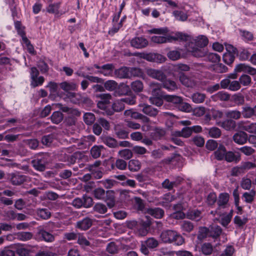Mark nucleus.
I'll list each match as a JSON object with an SVG mask.
<instances>
[{"mask_svg": "<svg viewBox=\"0 0 256 256\" xmlns=\"http://www.w3.org/2000/svg\"><path fill=\"white\" fill-rule=\"evenodd\" d=\"M160 239L164 244H172L181 246L184 242V238L177 231L173 230H166L162 231Z\"/></svg>", "mask_w": 256, "mask_h": 256, "instance_id": "f257e3e1", "label": "nucleus"}, {"mask_svg": "<svg viewBox=\"0 0 256 256\" xmlns=\"http://www.w3.org/2000/svg\"><path fill=\"white\" fill-rule=\"evenodd\" d=\"M92 194L96 199L106 202L109 208H112L115 205L114 190H105L102 188H98L94 190Z\"/></svg>", "mask_w": 256, "mask_h": 256, "instance_id": "f03ea898", "label": "nucleus"}, {"mask_svg": "<svg viewBox=\"0 0 256 256\" xmlns=\"http://www.w3.org/2000/svg\"><path fill=\"white\" fill-rule=\"evenodd\" d=\"M152 93L156 94V91L164 88L168 92H175L180 88V86L176 81L170 78H165L161 83L152 82L150 84Z\"/></svg>", "mask_w": 256, "mask_h": 256, "instance_id": "7ed1b4c3", "label": "nucleus"}, {"mask_svg": "<svg viewBox=\"0 0 256 256\" xmlns=\"http://www.w3.org/2000/svg\"><path fill=\"white\" fill-rule=\"evenodd\" d=\"M222 230L220 226L216 224H212L208 228H200L198 231V238L202 240L208 237L212 238L214 239H217L222 234Z\"/></svg>", "mask_w": 256, "mask_h": 256, "instance_id": "20e7f679", "label": "nucleus"}, {"mask_svg": "<svg viewBox=\"0 0 256 256\" xmlns=\"http://www.w3.org/2000/svg\"><path fill=\"white\" fill-rule=\"evenodd\" d=\"M186 38V36L182 32H176L174 36H154L151 37L152 42L162 44L166 42H172V41L180 40H185Z\"/></svg>", "mask_w": 256, "mask_h": 256, "instance_id": "39448f33", "label": "nucleus"}, {"mask_svg": "<svg viewBox=\"0 0 256 256\" xmlns=\"http://www.w3.org/2000/svg\"><path fill=\"white\" fill-rule=\"evenodd\" d=\"M50 160L48 154H42L37 156L34 159L32 160L31 164L34 168L38 171L44 172L46 168V166L48 164Z\"/></svg>", "mask_w": 256, "mask_h": 256, "instance_id": "423d86ee", "label": "nucleus"}, {"mask_svg": "<svg viewBox=\"0 0 256 256\" xmlns=\"http://www.w3.org/2000/svg\"><path fill=\"white\" fill-rule=\"evenodd\" d=\"M8 178L12 185L20 186L27 180L28 177L16 172L9 174Z\"/></svg>", "mask_w": 256, "mask_h": 256, "instance_id": "0eeeda50", "label": "nucleus"}, {"mask_svg": "<svg viewBox=\"0 0 256 256\" xmlns=\"http://www.w3.org/2000/svg\"><path fill=\"white\" fill-rule=\"evenodd\" d=\"M220 84L222 88H227L232 91H237L239 90L241 87L239 81H231L228 78H225L222 80Z\"/></svg>", "mask_w": 256, "mask_h": 256, "instance_id": "6e6552de", "label": "nucleus"}, {"mask_svg": "<svg viewBox=\"0 0 256 256\" xmlns=\"http://www.w3.org/2000/svg\"><path fill=\"white\" fill-rule=\"evenodd\" d=\"M193 44H189L188 48V52H191L192 54L196 58L206 57L208 53L206 48H200L196 46H193Z\"/></svg>", "mask_w": 256, "mask_h": 256, "instance_id": "1a4fd4ad", "label": "nucleus"}, {"mask_svg": "<svg viewBox=\"0 0 256 256\" xmlns=\"http://www.w3.org/2000/svg\"><path fill=\"white\" fill-rule=\"evenodd\" d=\"M146 74L152 78L156 79L160 82H162L166 78V74L160 70L154 68H147L146 70Z\"/></svg>", "mask_w": 256, "mask_h": 256, "instance_id": "9d476101", "label": "nucleus"}, {"mask_svg": "<svg viewBox=\"0 0 256 256\" xmlns=\"http://www.w3.org/2000/svg\"><path fill=\"white\" fill-rule=\"evenodd\" d=\"M130 46L137 49H142L148 45V40L143 36L135 37L130 42Z\"/></svg>", "mask_w": 256, "mask_h": 256, "instance_id": "9b49d317", "label": "nucleus"}, {"mask_svg": "<svg viewBox=\"0 0 256 256\" xmlns=\"http://www.w3.org/2000/svg\"><path fill=\"white\" fill-rule=\"evenodd\" d=\"M178 80L183 86L187 88H192L194 87L196 84L194 79L188 76L183 72L179 74Z\"/></svg>", "mask_w": 256, "mask_h": 256, "instance_id": "f8f14e48", "label": "nucleus"}, {"mask_svg": "<svg viewBox=\"0 0 256 256\" xmlns=\"http://www.w3.org/2000/svg\"><path fill=\"white\" fill-rule=\"evenodd\" d=\"M241 160V154L238 152L226 151L224 160L228 162L238 163Z\"/></svg>", "mask_w": 256, "mask_h": 256, "instance_id": "ddd939ff", "label": "nucleus"}, {"mask_svg": "<svg viewBox=\"0 0 256 256\" xmlns=\"http://www.w3.org/2000/svg\"><path fill=\"white\" fill-rule=\"evenodd\" d=\"M229 194L226 192L220 193L218 197L217 204L218 209L224 208L228 206Z\"/></svg>", "mask_w": 256, "mask_h": 256, "instance_id": "4468645a", "label": "nucleus"}, {"mask_svg": "<svg viewBox=\"0 0 256 256\" xmlns=\"http://www.w3.org/2000/svg\"><path fill=\"white\" fill-rule=\"evenodd\" d=\"M218 125L228 131L234 130L236 126V121L228 118L224 120L219 122Z\"/></svg>", "mask_w": 256, "mask_h": 256, "instance_id": "2eb2a0df", "label": "nucleus"}, {"mask_svg": "<svg viewBox=\"0 0 256 256\" xmlns=\"http://www.w3.org/2000/svg\"><path fill=\"white\" fill-rule=\"evenodd\" d=\"M130 92H131V90L129 86L124 83H120V84H118V87H116L114 94L116 96H120L128 95Z\"/></svg>", "mask_w": 256, "mask_h": 256, "instance_id": "dca6fc26", "label": "nucleus"}, {"mask_svg": "<svg viewBox=\"0 0 256 256\" xmlns=\"http://www.w3.org/2000/svg\"><path fill=\"white\" fill-rule=\"evenodd\" d=\"M235 70L236 72H244L252 76L256 74V68L244 64H240L236 66Z\"/></svg>", "mask_w": 256, "mask_h": 256, "instance_id": "f3484780", "label": "nucleus"}, {"mask_svg": "<svg viewBox=\"0 0 256 256\" xmlns=\"http://www.w3.org/2000/svg\"><path fill=\"white\" fill-rule=\"evenodd\" d=\"M234 141L239 144H243L248 140V134L243 131H240L233 136Z\"/></svg>", "mask_w": 256, "mask_h": 256, "instance_id": "a211bd4d", "label": "nucleus"}, {"mask_svg": "<svg viewBox=\"0 0 256 256\" xmlns=\"http://www.w3.org/2000/svg\"><path fill=\"white\" fill-rule=\"evenodd\" d=\"M140 106L142 108V111L144 114L150 116L155 117L158 114V110L152 106L147 104H140Z\"/></svg>", "mask_w": 256, "mask_h": 256, "instance_id": "6ab92c4d", "label": "nucleus"}, {"mask_svg": "<svg viewBox=\"0 0 256 256\" xmlns=\"http://www.w3.org/2000/svg\"><path fill=\"white\" fill-rule=\"evenodd\" d=\"M129 68L122 66L115 70L114 76L120 79L130 78Z\"/></svg>", "mask_w": 256, "mask_h": 256, "instance_id": "aec40b11", "label": "nucleus"}, {"mask_svg": "<svg viewBox=\"0 0 256 256\" xmlns=\"http://www.w3.org/2000/svg\"><path fill=\"white\" fill-rule=\"evenodd\" d=\"M92 224V220L89 218H85L77 222L76 228L82 230H88Z\"/></svg>", "mask_w": 256, "mask_h": 256, "instance_id": "412c9836", "label": "nucleus"}, {"mask_svg": "<svg viewBox=\"0 0 256 256\" xmlns=\"http://www.w3.org/2000/svg\"><path fill=\"white\" fill-rule=\"evenodd\" d=\"M39 238L48 242H53L55 240V236L51 233L44 230H40L38 232Z\"/></svg>", "mask_w": 256, "mask_h": 256, "instance_id": "4be33fe9", "label": "nucleus"}, {"mask_svg": "<svg viewBox=\"0 0 256 256\" xmlns=\"http://www.w3.org/2000/svg\"><path fill=\"white\" fill-rule=\"evenodd\" d=\"M57 106L58 108L62 112L72 114V116H79L81 114L80 112L76 108H69L67 106L62 104H58Z\"/></svg>", "mask_w": 256, "mask_h": 256, "instance_id": "5701e85b", "label": "nucleus"}, {"mask_svg": "<svg viewBox=\"0 0 256 256\" xmlns=\"http://www.w3.org/2000/svg\"><path fill=\"white\" fill-rule=\"evenodd\" d=\"M186 218L198 222L202 218V216L200 210H192L187 212Z\"/></svg>", "mask_w": 256, "mask_h": 256, "instance_id": "b1692460", "label": "nucleus"}, {"mask_svg": "<svg viewBox=\"0 0 256 256\" xmlns=\"http://www.w3.org/2000/svg\"><path fill=\"white\" fill-rule=\"evenodd\" d=\"M59 85L60 88L66 92L75 90L78 88V86L76 83L68 81L63 82L60 83Z\"/></svg>", "mask_w": 256, "mask_h": 256, "instance_id": "393cba45", "label": "nucleus"}, {"mask_svg": "<svg viewBox=\"0 0 256 256\" xmlns=\"http://www.w3.org/2000/svg\"><path fill=\"white\" fill-rule=\"evenodd\" d=\"M226 150V147L220 144L217 150L214 152V156L216 159L218 160H224Z\"/></svg>", "mask_w": 256, "mask_h": 256, "instance_id": "a878e982", "label": "nucleus"}, {"mask_svg": "<svg viewBox=\"0 0 256 256\" xmlns=\"http://www.w3.org/2000/svg\"><path fill=\"white\" fill-rule=\"evenodd\" d=\"M146 212L148 214L156 218H162L164 216V210L160 208H148Z\"/></svg>", "mask_w": 256, "mask_h": 256, "instance_id": "bb28decb", "label": "nucleus"}, {"mask_svg": "<svg viewBox=\"0 0 256 256\" xmlns=\"http://www.w3.org/2000/svg\"><path fill=\"white\" fill-rule=\"evenodd\" d=\"M232 52H228L225 53L223 55L222 59L224 62L227 64L230 65L232 64L235 59V56L234 53H236L237 51L236 48H232Z\"/></svg>", "mask_w": 256, "mask_h": 256, "instance_id": "cd10ccee", "label": "nucleus"}, {"mask_svg": "<svg viewBox=\"0 0 256 256\" xmlns=\"http://www.w3.org/2000/svg\"><path fill=\"white\" fill-rule=\"evenodd\" d=\"M134 56H140L141 58L149 61V62H154L156 59L158 58L159 56H162L161 55H159L156 54L149 53H136Z\"/></svg>", "mask_w": 256, "mask_h": 256, "instance_id": "c85d7f7f", "label": "nucleus"}, {"mask_svg": "<svg viewBox=\"0 0 256 256\" xmlns=\"http://www.w3.org/2000/svg\"><path fill=\"white\" fill-rule=\"evenodd\" d=\"M225 116L231 120H238L242 117V114L240 111L238 110H228L224 112Z\"/></svg>", "mask_w": 256, "mask_h": 256, "instance_id": "c756f323", "label": "nucleus"}, {"mask_svg": "<svg viewBox=\"0 0 256 256\" xmlns=\"http://www.w3.org/2000/svg\"><path fill=\"white\" fill-rule=\"evenodd\" d=\"M166 132L163 128H156L150 132V136L154 140L160 139L165 135Z\"/></svg>", "mask_w": 256, "mask_h": 256, "instance_id": "7c9ffc66", "label": "nucleus"}, {"mask_svg": "<svg viewBox=\"0 0 256 256\" xmlns=\"http://www.w3.org/2000/svg\"><path fill=\"white\" fill-rule=\"evenodd\" d=\"M212 98L214 101H228L230 98V95L226 92L221 91L212 96Z\"/></svg>", "mask_w": 256, "mask_h": 256, "instance_id": "2f4dec72", "label": "nucleus"}, {"mask_svg": "<svg viewBox=\"0 0 256 256\" xmlns=\"http://www.w3.org/2000/svg\"><path fill=\"white\" fill-rule=\"evenodd\" d=\"M55 139V135L53 134L45 135L41 138L42 144L46 146H50Z\"/></svg>", "mask_w": 256, "mask_h": 256, "instance_id": "473e14b6", "label": "nucleus"}, {"mask_svg": "<svg viewBox=\"0 0 256 256\" xmlns=\"http://www.w3.org/2000/svg\"><path fill=\"white\" fill-rule=\"evenodd\" d=\"M128 168L131 172H138L141 168L140 162L136 160H132L129 161Z\"/></svg>", "mask_w": 256, "mask_h": 256, "instance_id": "72a5a7b5", "label": "nucleus"}, {"mask_svg": "<svg viewBox=\"0 0 256 256\" xmlns=\"http://www.w3.org/2000/svg\"><path fill=\"white\" fill-rule=\"evenodd\" d=\"M103 142L110 148H114L118 146V144L116 140L110 137L105 136L102 138Z\"/></svg>", "mask_w": 256, "mask_h": 256, "instance_id": "f704fd0d", "label": "nucleus"}, {"mask_svg": "<svg viewBox=\"0 0 256 256\" xmlns=\"http://www.w3.org/2000/svg\"><path fill=\"white\" fill-rule=\"evenodd\" d=\"M36 213L38 216L44 220H48L51 216V212L48 208H38Z\"/></svg>", "mask_w": 256, "mask_h": 256, "instance_id": "c9c22d12", "label": "nucleus"}, {"mask_svg": "<svg viewBox=\"0 0 256 256\" xmlns=\"http://www.w3.org/2000/svg\"><path fill=\"white\" fill-rule=\"evenodd\" d=\"M104 148L102 146H94L90 150V154L94 158H97L101 155V152L104 150Z\"/></svg>", "mask_w": 256, "mask_h": 256, "instance_id": "e433bc0d", "label": "nucleus"}, {"mask_svg": "<svg viewBox=\"0 0 256 256\" xmlns=\"http://www.w3.org/2000/svg\"><path fill=\"white\" fill-rule=\"evenodd\" d=\"M102 70H98V73H100L102 74L104 76H109L111 75L110 72H108L104 70L110 71L112 72L114 68V65L112 64H104L101 66Z\"/></svg>", "mask_w": 256, "mask_h": 256, "instance_id": "4c0bfd02", "label": "nucleus"}, {"mask_svg": "<svg viewBox=\"0 0 256 256\" xmlns=\"http://www.w3.org/2000/svg\"><path fill=\"white\" fill-rule=\"evenodd\" d=\"M208 38L204 36H200L196 39L195 46L204 48L208 44Z\"/></svg>", "mask_w": 256, "mask_h": 256, "instance_id": "58836bf2", "label": "nucleus"}, {"mask_svg": "<svg viewBox=\"0 0 256 256\" xmlns=\"http://www.w3.org/2000/svg\"><path fill=\"white\" fill-rule=\"evenodd\" d=\"M164 100L168 102L174 104H178L182 102L183 99L182 97L176 95H166L164 96Z\"/></svg>", "mask_w": 256, "mask_h": 256, "instance_id": "ea45409f", "label": "nucleus"}, {"mask_svg": "<svg viewBox=\"0 0 256 256\" xmlns=\"http://www.w3.org/2000/svg\"><path fill=\"white\" fill-rule=\"evenodd\" d=\"M130 78L132 76L144 78V74L142 70L137 68H129Z\"/></svg>", "mask_w": 256, "mask_h": 256, "instance_id": "a19ab883", "label": "nucleus"}, {"mask_svg": "<svg viewBox=\"0 0 256 256\" xmlns=\"http://www.w3.org/2000/svg\"><path fill=\"white\" fill-rule=\"evenodd\" d=\"M194 226L193 224L188 220H184L180 224V228L184 232H190L194 229Z\"/></svg>", "mask_w": 256, "mask_h": 256, "instance_id": "79ce46f5", "label": "nucleus"}, {"mask_svg": "<svg viewBox=\"0 0 256 256\" xmlns=\"http://www.w3.org/2000/svg\"><path fill=\"white\" fill-rule=\"evenodd\" d=\"M102 184L106 189H110L113 188L117 184V182L112 179H104L98 182Z\"/></svg>", "mask_w": 256, "mask_h": 256, "instance_id": "37998d69", "label": "nucleus"}, {"mask_svg": "<svg viewBox=\"0 0 256 256\" xmlns=\"http://www.w3.org/2000/svg\"><path fill=\"white\" fill-rule=\"evenodd\" d=\"M240 112L242 116L244 118H250L254 116V108L248 106H244L242 108V111Z\"/></svg>", "mask_w": 256, "mask_h": 256, "instance_id": "c03bdc74", "label": "nucleus"}, {"mask_svg": "<svg viewBox=\"0 0 256 256\" xmlns=\"http://www.w3.org/2000/svg\"><path fill=\"white\" fill-rule=\"evenodd\" d=\"M63 114L59 111H56L53 112L50 116L52 122L56 124H58L63 120Z\"/></svg>", "mask_w": 256, "mask_h": 256, "instance_id": "a18cd8bd", "label": "nucleus"}, {"mask_svg": "<svg viewBox=\"0 0 256 256\" xmlns=\"http://www.w3.org/2000/svg\"><path fill=\"white\" fill-rule=\"evenodd\" d=\"M118 84L115 80H108L104 83V87L106 90L110 92L114 91V92L116 87H118Z\"/></svg>", "mask_w": 256, "mask_h": 256, "instance_id": "49530a36", "label": "nucleus"}, {"mask_svg": "<svg viewBox=\"0 0 256 256\" xmlns=\"http://www.w3.org/2000/svg\"><path fill=\"white\" fill-rule=\"evenodd\" d=\"M31 251L26 248L24 245L18 246L16 252L19 256H29Z\"/></svg>", "mask_w": 256, "mask_h": 256, "instance_id": "de8ad7c7", "label": "nucleus"}, {"mask_svg": "<svg viewBox=\"0 0 256 256\" xmlns=\"http://www.w3.org/2000/svg\"><path fill=\"white\" fill-rule=\"evenodd\" d=\"M130 86L132 89L136 92H141L144 88L143 83L140 80L132 82Z\"/></svg>", "mask_w": 256, "mask_h": 256, "instance_id": "09e8293b", "label": "nucleus"}, {"mask_svg": "<svg viewBox=\"0 0 256 256\" xmlns=\"http://www.w3.org/2000/svg\"><path fill=\"white\" fill-rule=\"evenodd\" d=\"M84 121L87 125L92 124L96 120L95 116L92 112H86L83 116Z\"/></svg>", "mask_w": 256, "mask_h": 256, "instance_id": "8fccbe9b", "label": "nucleus"}, {"mask_svg": "<svg viewBox=\"0 0 256 256\" xmlns=\"http://www.w3.org/2000/svg\"><path fill=\"white\" fill-rule=\"evenodd\" d=\"M18 238L22 241L28 240L32 238L33 234L30 232H19L18 234Z\"/></svg>", "mask_w": 256, "mask_h": 256, "instance_id": "3c124183", "label": "nucleus"}, {"mask_svg": "<svg viewBox=\"0 0 256 256\" xmlns=\"http://www.w3.org/2000/svg\"><path fill=\"white\" fill-rule=\"evenodd\" d=\"M93 210L94 212L100 214H104L108 211L106 206L104 204L100 202L96 204L94 206Z\"/></svg>", "mask_w": 256, "mask_h": 256, "instance_id": "603ef678", "label": "nucleus"}, {"mask_svg": "<svg viewBox=\"0 0 256 256\" xmlns=\"http://www.w3.org/2000/svg\"><path fill=\"white\" fill-rule=\"evenodd\" d=\"M118 156L126 160L131 158L132 156V152L129 149H124L120 150L118 152Z\"/></svg>", "mask_w": 256, "mask_h": 256, "instance_id": "864d4df0", "label": "nucleus"}, {"mask_svg": "<svg viewBox=\"0 0 256 256\" xmlns=\"http://www.w3.org/2000/svg\"><path fill=\"white\" fill-rule=\"evenodd\" d=\"M213 250V247L211 244L208 242L204 243L201 246V251L205 255L210 254Z\"/></svg>", "mask_w": 256, "mask_h": 256, "instance_id": "5fc2aeb1", "label": "nucleus"}, {"mask_svg": "<svg viewBox=\"0 0 256 256\" xmlns=\"http://www.w3.org/2000/svg\"><path fill=\"white\" fill-rule=\"evenodd\" d=\"M256 195V191L252 190L250 192H246L243 194L242 198H244V201L247 203H252Z\"/></svg>", "mask_w": 256, "mask_h": 256, "instance_id": "6e6d98bb", "label": "nucleus"}, {"mask_svg": "<svg viewBox=\"0 0 256 256\" xmlns=\"http://www.w3.org/2000/svg\"><path fill=\"white\" fill-rule=\"evenodd\" d=\"M174 196H172L170 193L166 194L162 197L163 201L160 202V204L163 206H166L168 204L174 200Z\"/></svg>", "mask_w": 256, "mask_h": 256, "instance_id": "4d7b16f0", "label": "nucleus"}, {"mask_svg": "<svg viewBox=\"0 0 256 256\" xmlns=\"http://www.w3.org/2000/svg\"><path fill=\"white\" fill-rule=\"evenodd\" d=\"M239 82L244 86H248L252 84V78L248 74H242L239 78Z\"/></svg>", "mask_w": 256, "mask_h": 256, "instance_id": "13d9d810", "label": "nucleus"}, {"mask_svg": "<svg viewBox=\"0 0 256 256\" xmlns=\"http://www.w3.org/2000/svg\"><path fill=\"white\" fill-rule=\"evenodd\" d=\"M192 98L194 102L200 104L204 102L206 95L204 94L196 92L192 95Z\"/></svg>", "mask_w": 256, "mask_h": 256, "instance_id": "bf43d9fd", "label": "nucleus"}, {"mask_svg": "<svg viewBox=\"0 0 256 256\" xmlns=\"http://www.w3.org/2000/svg\"><path fill=\"white\" fill-rule=\"evenodd\" d=\"M178 183L176 181L170 182L168 178L166 179L162 184V186L168 190H172L174 186H176Z\"/></svg>", "mask_w": 256, "mask_h": 256, "instance_id": "052dcab7", "label": "nucleus"}, {"mask_svg": "<svg viewBox=\"0 0 256 256\" xmlns=\"http://www.w3.org/2000/svg\"><path fill=\"white\" fill-rule=\"evenodd\" d=\"M60 6V3L57 2L54 4H50L46 8V11L50 14H58V9Z\"/></svg>", "mask_w": 256, "mask_h": 256, "instance_id": "680f3d73", "label": "nucleus"}, {"mask_svg": "<svg viewBox=\"0 0 256 256\" xmlns=\"http://www.w3.org/2000/svg\"><path fill=\"white\" fill-rule=\"evenodd\" d=\"M173 14L176 18L180 21H185L188 18L187 14L181 10H175L173 12Z\"/></svg>", "mask_w": 256, "mask_h": 256, "instance_id": "e2e57ef3", "label": "nucleus"}, {"mask_svg": "<svg viewBox=\"0 0 256 256\" xmlns=\"http://www.w3.org/2000/svg\"><path fill=\"white\" fill-rule=\"evenodd\" d=\"M144 242L146 244V246L150 249L156 248L159 244L158 242L154 238H148Z\"/></svg>", "mask_w": 256, "mask_h": 256, "instance_id": "0e129e2a", "label": "nucleus"}, {"mask_svg": "<svg viewBox=\"0 0 256 256\" xmlns=\"http://www.w3.org/2000/svg\"><path fill=\"white\" fill-rule=\"evenodd\" d=\"M106 250L109 254H114L118 253V249L114 242H110L108 244Z\"/></svg>", "mask_w": 256, "mask_h": 256, "instance_id": "69168bd1", "label": "nucleus"}, {"mask_svg": "<svg viewBox=\"0 0 256 256\" xmlns=\"http://www.w3.org/2000/svg\"><path fill=\"white\" fill-rule=\"evenodd\" d=\"M115 134L119 138L125 139L128 138V132L124 128L116 129Z\"/></svg>", "mask_w": 256, "mask_h": 256, "instance_id": "338daca9", "label": "nucleus"}, {"mask_svg": "<svg viewBox=\"0 0 256 256\" xmlns=\"http://www.w3.org/2000/svg\"><path fill=\"white\" fill-rule=\"evenodd\" d=\"M37 66L42 74L47 73L49 70L48 64L43 60H40L38 62Z\"/></svg>", "mask_w": 256, "mask_h": 256, "instance_id": "774afa93", "label": "nucleus"}]
</instances>
